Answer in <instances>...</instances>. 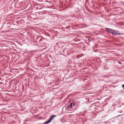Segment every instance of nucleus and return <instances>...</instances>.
<instances>
[{
  "label": "nucleus",
  "mask_w": 124,
  "mask_h": 124,
  "mask_svg": "<svg viewBox=\"0 0 124 124\" xmlns=\"http://www.w3.org/2000/svg\"><path fill=\"white\" fill-rule=\"evenodd\" d=\"M108 75H104V76H102V77H104V78H107L108 77Z\"/></svg>",
  "instance_id": "obj_5"
},
{
  "label": "nucleus",
  "mask_w": 124,
  "mask_h": 124,
  "mask_svg": "<svg viewBox=\"0 0 124 124\" xmlns=\"http://www.w3.org/2000/svg\"><path fill=\"white\" fill-rule=\"evenodd\" d=\"M89 41H90V40L89 39Z\"/></svg>",
  "instance_id": "obj_13"
},
{
  "label": "nucleus",
  "mask_w": 124,
  "mask_h": 124,
  "mask_svg": "<svg viewBox=\"0 0 124 124\" xmlns=\"http://www.w3.org/2000/svg\"><path fill=\"white\" fill-rule=\"evenodd\" d=\"M77 18L78 19V17Z\"/></svg>",
  "instance_id": "obj_14"
},
{
  "label": "nucleus",
  "mask_w": 124,
  "mask_h": 124,
  "mask_svg": "<svg viewBox=\"0 0 124 124\" xmlns=\"http://www.w3.org/2000/svg\"><path fill=\"white\" fill-rule=\"evenodd\" d=\"M62 54V55H65V54Z\"/></svg>",
  "instance_id": "obj_10"
},
{
  "label": "nucleus",
  "mask_w": 124,
  "mask_h": 124,
  "mask_svg": "<svg viewBox=\"0 0 124 124\" xmlns=\"http://www.w3.org/2000/svg\"><path fill=\"white\" fill-rule=\"evenodd\" d=\"M105 29L108 33H111L113 35H117L123 34L121 33H118L117 32V31L111 29L106 28H105Z\"/></svg>",
  "instance_id": "obj_1"
},
{
  "label": "nucleus",
  "mask_w": 124,
  "mask_h": 124,
  "mask_svg": "<svg viewBox=\"0 0 124 124\" xmlns=\"http://www.w3.org/2000/svg\"><path fill=\"white\" fill-rule=\"evenodd\" d=\"M42 39H39V42H40L41 41H42Z\"/></svg>",
  "instance_id": "obj_7"
},
{
  "label": "nucleus",
  "mask_w": 124,
  "mask_h": 124,
  "mask_svg": "<svg viewBox=\"0 0 124 124\" xmlns=\"http://www.w3.org/2000/svg\"><path fill=\"white\" fill-rule=\"evenodd\" d=\"M122 87L124 89V84H123L122 85Z\"/></svg>",
  "instance_id": "obj_8"
},
{
  "label": "nucleus",
  "mask_w": 124,
  "mask_h": 124,
  "mask_svg": "<svg viewBox=\"0 0 124 124\" xmlns=\"http://www.w3.org/2000/svg\"><path fill=\"white\" fill-rule=\"evenodd\" d=\"M66 109L68 111H70L72 110V109H71V108L69 107V105L66 108Z\"/></svg>",
  "instance_id": "obj_3"
},
{
  "label": "nucleus",
  "mask_w": 124,
  "mask_h": 124,
  "mask_svg": "<svg viewBox=\"0 0 124 124\" xmlns=\"http://www.w3.org/2000/svg\"><path fill=\"white\" fill-rule=\"evenodd\" d=\"M39 38H40V37L39 36H38L37 37V38H36V39L37 40H39Z\"/></svg>",
  "instance_id": "obj_6"
},
{
  "label": "nucleus",
  "mask_w": 124,
  "mask_h": 124,
  "mask_svg": "<svg viewBox=\"0 0 124 124\" xmlns=\"http://www.w3.org/2000/svg\"><path fill=\"white\" fill-rule=\"evenodd\" d=\"M73 105L74 106L75 105V104L74 103H73Z\"/></svg>",
  "instance_id": "obj_9"
},
{
  "label": "nucleus",
  "mask_w": 124,
  "mask_h": 124,
  "mask_svg": "<svg viewBox=\"0 0 124 124\" xmlns=\"http://www.w3.org/2000/svg\"><path fill=\"white\" fill-rule=\"evenodd\" d=\"M89 41H90V40L89 39Z\"/></svg>",
  "instance_id": "obj_12"
},
{
  "label": "nucleus",
  "mask_w": 124,
  "mask_h": 124,
  "mask_svg": "<svg viewBox=\"0 0 124 124\" xmlns=\"http://www.w3.org/2000/svg\"><path fill=\"white\" fill-rule=\"evenodd\" d=\"M56 116L55 115L52 116L47 121L44 123V124H47L51 122L52 120L54 119V117H56Z\"/></svg>",
  "instance_id": "obj_2"
},
{
  "label": "nucleus",
  "mask_w": 124,
  "mask_h": 124,
  "mask_svg": "<svg viewBox=\"0 0 124 124\" xmlns=\"http://www.w3.org/2000/svg\"><path fill=\"white\" fill-rule=\"evenodd\" d=\"M119 64H121V63L120 62L119 63Z\"/></svg>",
  "instance_id": "obj_11"
},
{
  "label": "nucleus",
  "mask_w": 124,
  "mask_h": 124,
  "mask_svg": "<svg viewBox=\"0 0 124 124\" xmlns=\"http://www.w3.org/2000/svg\"><path fill=\"white\" fill-rule=\"evenodd\" d=\"M73 105V104L72 103H71L70 105L69 106V107H70L71 108V109H72V105Z\"/></svg>",
  "instance_id": "obj_4"
}]
</instances>
